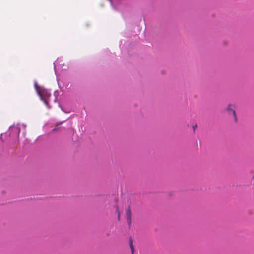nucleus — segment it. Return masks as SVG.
Here are the masks:
<instances>
[{"mask_svg": "<svg viewBox=\"0 0 254 254\" xmlns=\"http://www.w3.org/2000/svg\"><path fill=\"white\" fill-rule=\"evenodd\" d=\"M35 88L40 97V99L44 102L47 106L50 108L48 103V98L51 96V94L45 89L39 87L37 83H35Z\"/></svg>", "mask_w": 254, "mask_h": 254, "instance_id": "obj_1", "label": "nucleus"}, {"mask_svg": "<svg viewBox=\"0 0 254 254\" xmlns=\"http://www.w3.org/2000/svg\"><path fill=\"white\" fill-rule=\"evenodd\" d=\"M233 107L234 106L232 105L229 104V105H228V106L227 107V111L228 112V113L229 115H231V114L233 115V116L234 117V121L236 123H237L238 121L237 118L236 112H235Z\"/></svg>", "mask_w": 254, "mask_h": 254, "instance_id": "obj_2", "label": "nucleus"}, {"mask_svg": "<svg viewBox=\"0 0 254 254\" xmlns=\"http://www.w3.org/2000/svg\"><path fill=\"white\" fill-rule=\"evenodd\" d=\"M126 218L127 221L130 228L132 224V212L130 207H129L126 211Z\"/></svg>", "mask_w": 254, "mask_h": 254, "instance_id": "obj_3", "label": "nucleus"}, {"mask_svg": "<svg viewBox=\"0 0 254 254\" xmlns=\"http://www.w3.org/2000/svg\"><path fill=\"white\" fill-rule=\"evenodd\" d=\"M129 245L130 247V249L131 250L132 254H134V247L133 245V242H132V240L131 239H130V241H129Z\"/></svg>", "mask_w": 254, "mask_h": 254, "instance_id": "obj_4", "label": "nucleus"}, {"mask_svg": "<svg viewBox=\"0 0 254 254\" xmlns=\"http://www.w3.org/2000/svg\"><path fill=\"white\" fill-rule=\"evenodd\" d=\"M116 211H117V212L118 213V220H120V211H119V208H118V206H117Z\"/></svg>", "mask_w": 254, "mask_h": 254, "instance_id": "obj_5", "label": "nucleus"}, {"mask_svg": "<svg viewBox=\"0 0 254 254\" xmlns=\"http://www.w3.org/2000/svg\"><path fill=\"white\" fill-rule=\"evenodd\" d=\"M197 128V125L196 124L193 126V128L194 131L195 130V129Z\"/></svg>", "mask_w": 254, "mask_h": 254, "instance_id": "obj_6", "label": "nucleus"}]
</instances>
